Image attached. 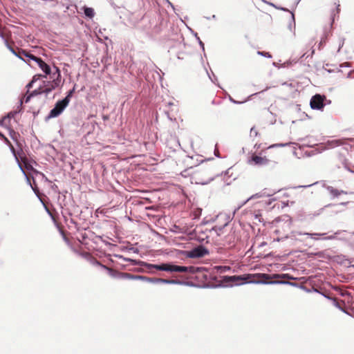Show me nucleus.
<instances>
[{"label": "nucleus", "mask_w": 354, "mask_h": 354, "mask_svg": "<svg viewBox=\"0 0 354 354\" xmlns=\"http://www.w3.org/2000/svg\"><path fill=\"white\" fill-rule=\"evenodd\" d=\"M145 266L147 268H155L161 271H166L170 272H189V273H196L198 270V268H196L194 266H181L173 265L171 263H162L160 265L156 264H151L147 263H144Z\"/></svg>", "instance_id": "nucleus-1"}, {"label": "nucleus", "mask_w": 354, "mask_h": 354, "mask_svg": "<svg viewBox=\"0 0 354 354\" xmlns=\"http://www.w3.org/2000/svg\"><path fill=\"white\" fill-rule=\"evenodd\" d=\"M125 277L128 279H136V280H141L143 281H147L149 283H165V284H180L181 282L180 281L174 280V279H165L160 278H150L145 276L142 275H131L128 273H125Z\"/></svg>", "instance_id": "nucleus-2"}, {"label": "nucleus", "mask_w": 354, "mask_h": 354, "mask_svg": "<svg viewBox=\"0 0 354 354\" xmlns=\"http://www.w3.org/2000/svg\"><path fill=\"white\" fill-rule=\"evenodd\" d=\"M68 105V99H63L58 101L48 115V118H53L59 116Z\"/></svg>", "instance_id": "nucleus-3"}, {"label": "nucleus", "mask_w": 354, "mask_h": 354, "mask_svg": "<svg viewBox=\"0 0 354 354\" xmlns=\"http://www.w3.org/2000/svg\"><path fill=\"white\" fill-rule=\"evenodd\" d=\"M208 253L209 251L207 248L203 245H199L187 252V257L189 258H200L205 256Z\"/></svg>", "instance_id": "nucleus-4"}, {"label": "nucleus", "mask_w": 354, "mask_h": 354, "mask_svg": "<svg viewBox=\"0 0 354 354\" xmlns=\"http://www.w3.org/2000/svg\"><path fill=\"white\" fill-rule=\"evenodd\" d=\"M326 99L324 95H321L319 94H316L314 95L310 102V107L313 109L320 110L324 108V100Z\"/></svg>", "instance_id": "nucleus-5"}, {"label": "nucleus", "mask_w": 354, "mask_h": 354, "mask_svg": "<svg viewBox=\"0 0 354 354\" xmlns=\"http://www.w3.org/2000/svg\"><path fill=\"white\" fill-rule=\"evenodd\" d=\"M32 61L37 63L39 68L44 71L46 75L51 73V69L49 65L44 62L41 58L37 57H32Z\"/></svg>", "instance_id": "nucleus-6"}, {"label": "nucleus", "mask_w": 354, "mask_h": 354, "mask_svg": "<svg viewBox=\"0 0 354 354\" xmlns=\"http://www.w3.org/2000/svg\"><path fill=\"white\" fill-rule=\"evenodd\" d=\"M251 161H252L254 165L263 166L268 164L269 160L266 157H261L259 156H252Z\"/></svg>", "instance_id": "nucleus-7"}, {"label": "nucleus", "mask_w": 354, "mask_h": 354, "mask_svg": "<svg viewBox=\"0 0 354 354\" xmlns=\"http://www.w3.org/2000/svg\"><path fill=\"white\" fill-rule=\"evenodd\" d=\"M53 68L55 69V71L51 72V73L50 74V78L53 80L52 82L57 83V84H59L60 81H61L60 70L59 69L58 67H57L55 66H54Z\"/></svg>", "instance_id": "nucleus-8"}, {"label": "nucleus", "mask_w": 354, "mask_h": 354, "mask_svg": "<svg viewBox=\"0 0 354 354\" xmlns=\"http://www.w3.org/2000/svg\"><path fill=\"white\" fill-rule=\"evenodd\" d=\"M58 86L59 84L57 83L49 82L48 84L41 91V92L46 95H48Z\"/></svg>", "instance_id": "nucleus-9"}, {"label": "nucleus", "mask_w": 354, "mask_h": 354, "mask_svg": "<svg viewBox=\"0 0 354 354\" xmlns=\"http://www.w3.org/2000/svg\"><path fill=\"white\" fill-rule=\"evenodd\" d=\"M298 234L299 235H306V236H310L313 239L318 240L319 236H324L326 234L325 233L321 234V233L298 232Z\"/></svg>", "instance_id": "nucleus-10"}, {"label": "nucleus", "mask_w": 354, "mask_h": 354, "mask_svg": "<svg viewBox=\"0 0 354 354\" xmlns=\"http://www.w3.org/2000/svg\"><path fill=\"white\" fill-rule=\"evenodd\" d=\"M263 195L261 194H254L252 196H251L250 198H248L246 201H245L244 202H243L241 204H240L239 205H238V207L234 209V214H235V212L236 211H238L242 206H243L248 201H249L250 199H252V198H260Z\"/></svg>", "instance_id": "nucleus-11"}, {"label": "nucleus", "mask_w": 354, "mask_h": 354, "mask_svg": "<svg viewBox=\"0 0 354 354\" xmlns=\"http://www.w3.org/2000/svg\"><path fill=\"white\" fill-rule=\"evenodd\" d=\"M327 189L328 191L329 192V193L333 196V197H337L338 196H339L341 194V193H343V191H339L338 189H335L334 187H330V186H328L327 187Z\"/></svg>", "instance_id": "nucleus-12"}, {"label": "nucleus", "mask_w": 354, "mask_h": 354, "mask_svg": "<svg viewBox=\"0 0 354 354\" xmlns=\"http://www.w3.org/2000/svg\"><path fill=\"white\" fill-rule=\"evenodd\" d=\"M84 15L89 18H93L94 17L95 12L92 8L84 7Z\"/></svg>", "instance_id": "nucleus-13"}, {"label": "nucleus", "mask_w": 354, "mask_h": 354, "mask_svg": "<svg viewBox=\"0 0 354 354\" xmlns=\"http://www.w3.org/2000/svg\"><path fill=\"white\" fill-rule=\"evenodd\" d=\"M19 55L23 58H24V57H27L28 59V60H32V57H35L32 54H30V53H28L27 51L22 50V49L19 50Z\"/></svg>", "instance_id": "nucleus-14"}, {"label": "nucleus", "mask_w": 354, "mask_h": 354, "mask_svg": "<svg viewBox=\"0 0 354 354\" xmlns=\"http://www.w3.org/2000/svg\"><path fill=\"white\" fill-rule=\"evenodd\" d=\"M15 113L10 112L6 116H5L2 120L1 121V123L2 124L7 125V122L10 120V118H13Z\"/></svg>", "instance_id": "nucleus-15"}, {"label": "nucleus", "mask_w": 354, "mask_h": 354, "mask_svg": "<svg viewBox=\"0 0 354 354\" xmlns=\"http://www.w3.org/2000/svg\"><path fill=\"white\" fill-rule=\"evenodd\" d=\"M5 42L6 44V46H8V49L10 50V52L15 55L16 57H19V59L24 60L23 57H21L19 55V50L17 53L11 46H10L8 44V41L5 40Z\"/></svg>", "instance_id": "nucleus-16"}, {"label": "nucleus", "mask_w": 354, "mask_h": 354, "mask_svg": "<svg viewBox=\"0 0 354 354\" xmlns=\"http://www.w3.org/2000/svg\"><path fill=\"white\" fill-rule=\"evenodd\" d=\"M293 144L292 142H288V143H279V144H274L270 146L271 148L274 147H283L286 146H289L290 145Z\"/></svg>", "instance_id": "nucleus-17"}, {"label": "nucleus", "mask_w": 354, "mask_h": 354, "mask_svg": "<svg viewBox=\"0 0 354 354\" xmlns=\"http://www.w3.org/2000/svg\"><path fill=\"white\" fill-rule=\"evenodd\" d=\"M257 54L260 55L261 56L266 57H268V58H271L272 57V55L268 52L258 51Z\"/></svg>", "instance_id": "nucleus-18"}, {"label": "nucleus", "mask_w": 354, "mask_h": 354, "mask_svg": "<svg viewBox=\"0 0 354 354\" xmlns=\"http://www.w3.org/2000/svg\"><path fill=\"white\" fill-rule=\"evenodd\" d=\"M292 24L290 23L288 26V28L290 29V31L292 30L293 28H295V17H294V15L292 13Z\"/></svg>", "instance_id": "nucleus-19"}, {"label": "nucleus", "mask_w": 354, "mask_h": 354, "mask_svg": "<svg viewBox=\"0 0 354 354\" xmlns=\"http://www.w3.org/2000/svg\"><path fill=\"white\" fill-rule=\"evenodd\" d=\"M339 234H340V231H337L333 235H330V236H329L328 237H324V238H323V239H324V240H327V239L332 240V239H334L336 237V235Z\"/></svg>", "instance_id": "nucleus-20"}, {"label": "nucleus", "mask_w": 354, "mask_h": 354, "mask_svg": "<svg viewBox=\"0 0 354 354\" xmlns=\"http://www.w3.org/2000/svg\"><path fill=\"white\" fill-rule=\"evenodd\" d=\"M224 227H214L212 228V230L215 231L216 233L218 234V235H220L221 234V231L223 230Z\"/></svg>", "instance_id": "nucleus-21"}, {"label": "nucleus", "mask_w": 354, "mask_h": 354, "mask_svg": "<svg viewBox=\"0 0 354 354\" xmlns=\"http://www.w3.org/2000/svg\"><path fill=\"white\" fill-rule=\"evenodd\" d=\"M38 80V77H37V76H34L32 81L30 82H29L28 84H27V88H30L32 86V84H34V82L35 81H37Z\"/></svg>", "instance_id": "nucleus-22"}, {"label": "nucleus", "mask_w": 354, "mask_h": 354, "mask_svg": "<svg viewBox=\"0 0 354 354\" xmlns=\"http://www.w3.org/2000/svg\"><path fill=\"white\" fill-rule=\"evenodd\" d=\"M339 4H337L336 14L335 13H333L332 14V22H331V24H333L334 22L335 15H338L340 9H339Z\"/></svg>", "instance_id": "nucleus-23"}, {"label": "nucleus", "mask_w": 354, "mask_h": 354, "mask_svg": "<svg viewBox=\"0 0 354 354\" xmlns=\"http://www.w3.org/2000/svg\"><path fill=\"white\" fill-rule=\"evenodd\" d=\"M344 38H341L339 39V48H338L337 52L340 51V50L342 48V46H344Z\"/></svg>", "instance_id": "nucleus-24"}, {"label": "nucleus", "mask_w": 354, "mask_h": 354, "mask_svg": "<svg viewBox=\"0 0 354 354\" xmlns=\"http://www.w3.org/2000/svg\"><path fill=\"white\" fill-rule=\"evenodd\" d=\"M73 92H74V88L71 90V91H69V92L68 93L67 95L64 99H66V100L68 99V101L69 102H70V98L72 96Z\"/></svg>", "instance_id": "nucleus-25"}, {"label": "nucleus", "mask_w": 354, "mask_h": 354, "mask_svg": "<svg viewBox=\"0 0 354 354\" xmlns=\"http://www.w3.org/2000/svg\"><path fill=\"white\" fill-rule=\"evenodd\" d=\"M263 283H270V284H272V283H287L288 282H284V281H268V282H262Z\"/></svg>", "instance_id": "nucleus-26"}, {"label": "nucleus", "mask_w": 354, "mask_h": 354, "mask_svg": "<svg viewBox=\"0 0 354 354\" xmlns=\"http://www.w3.org/2000/svg\"><path fill=\"white\" fill-rule=\"evenodd\" d=\"M42 93L41 91H39L37 90H35L30 95L32 97V96L37 95H38L39 93Z\"/></svg>", "instance_id": "nucleus-27"}, {"label": "nucleus", "mask_w": 354, "mask_h": 354, "mask_svg": "<svg viewBox=\"0 0 354 354\" xmlns=\"http://www.w3.org/2000/svg\"><path fill=\"white\" fill-rule=\"evenodd\" d=\"M198 43H199L200 46L201 47L203 51H204L205 50V46H204L203 42L198 37Z\"/></svg>", "instance_id": "nucleus-28"}, {"label": "nucleus", "mask_w": 354, "mask_h": 354, "mask_svg": "<svg viewBox=\"0 0 354 354\" xmlns=\"http://www.w3.org/2000/svg\"><path fill=\"white\" fill-rule=\"evenodd\" d=\"M250 133H251V134L254 133L255 136H257L258 132H257V130L253 127V128H252V129H251V130H250Z\"/></svg>", "instance_id": "nucleus-29"}, {"label": "nucleus", "mask_w": 354, "mask_h": 354, "mask_svg": "<svg viewBox=\"0 0 354 354\" xmlns=\"http://www.w3.org/2000/svg\"><path fill=\"white\" fill-rule=\"evenodd\" d=\"M345 168L350 172L351 173H354V169H352L350 167H348V165H345Z\"/></svg>", "instance_id": "nucleus-30"}, {"label": "nucleus", "mask_w": 354, "mask_h": 354, "mask_svg": "<svg viewBox=\"0 0 354 354\" xmlns=\"http://www.w3.org/2000/svg\"><path fill=\"white\" fill-rule=\"evenodd\" d=\"M31 97H32V96H31L30 95H28V96L26 97V99H25V102H26V103L28 102Z\"/></svg>", "instance_id": "nucleus-31"}, {"label": "nucleus", "mask_w": 354, "mask_h": 354, "mask_svg": "<svg viewBox=\"0 0 354 354\" xmlns=\"http://www.w3.org/2000/svg\"><path fill=\"white\" fill-rule=\"evenodd\" d=\"M332 142H335L336 145H339L342 143L339 140H333Z\"/></svg>", "instance_id": "nucleus-32"}, {"label": "nucleus", "mask_w": 354, "mask_h": 354, "mask_svg": "<svg viewBox=\"0 0 354 354\" xmlns=\"http://www.w3.org/2000/svg\"><path fill=\"white\" fill-rule=\"evenodd\" d=\"M243 102H239V101H236V100L233 101V103H234V104H242V103H243Z\"/></svg>", "instance_id": "nucleus-33"}, {"label": "nucleus", "mask_w": 354, "mask_h": 354, "mask_svg": "<svg viewBox=\"0 0 354 354\" xmlns=\"http://www.w3.org/2000/svg\"><path fill=\"white\" fill-rule=\"evenodd\" d=\"M0 37H1L3 39L6 40V39H5V38H4L3 33L1 31H0Z\"/></svg>", "instance_id": "nucleus-34"}, {"label": "nucleus", "mask_w": 354, "mask_h": 354, "mask_svg": "<svg viewBox=\"0 0 354 354\" xmlns=\"http://www.w3.org/2000/svg\"><path fill=\"white\" fill-rule=\"evenodd\" d=\"M19 167H20V169H21V171H22L24 174H26V173H25L24 170L23 169L22 167L21 166V165H20V164H19Z\"/></svg>", "instance_id": "nucleus-35"}, {"label": "nucleus", "mask_w": 354, "mask_h": 354, "mask_svg": "<svg viewBox=\"0 0 354 354\" xmlns=\"http://www.w3.org/2000/svg\"><path fill=\"white\" fill-rule=\"evenodd\" d=\"M166 1H167V2L170 5V6H171L172 8H174V6L171 4V3H170V2L169 1V0H166Z\"/></svg>", "instance_id": "nucleus-36"}, {"label": "nucleus", "mask_w": 354, "mask_h": 354, "mask_svg": "<svg viewBox=\"0 0 354 354\" xmlns=\"http://www.w3.org/2000/svg\"><path fill=\"white\" fill-rule=\"evenodd\" d=\"M229 100H230V102H232L233 103V101H235V100H234L231 96L229 97Z\"/></svg>", "instance_id": "nucleus-37"}, {"label": "nucleus", "mask_w": 354, "mask_h": 354, "mask_svg": "<svg viewBox=\"0 0 354 354\" xmlns=\"http://www.w3.org/2000/svg\"><path fill=\"white\" fill-rule=\"evenodd\" d=\"M351 77V72L348 73L347 75V77L350 78Z\"/></svg>", "instance_id": "nucleus-38"}, {"label": "nucleus", "mask_w": 354, "mask_h": 354, "mask_svg": "<svg viewBox=\"0 0 354 354\" xmlns=\"http://www.w3.org/2000/svg\"><path fill=\"white\" fill-rule=\"evenodd\" d=\"M198 183H200V184H202V185H205V184H207V182H198Z\"/></svg>", "instance_id": "nucleus-39"}, {"label": "nucleus", "mask_w": 354, "mask_h": 354, "mask_svg": "<svg viewBox=\"0 0 354 354\" xmlns=\"http://www.w3.org/2000/svg\"><path fill=\"white\" fill-rule=\"evenodd\" d=\"M258 93H255L254 94L251 95L248 97V99H249L251 96H252V95H257Z\"/></svg>", "instance_id": "nucleus-40"}, {"label": "nucleus", "mask_w": 354, "mask_h": 354, "mask_svg": "<svg viewBox=\"0 0 354 354\" xmlns=\"http://www.w3.org/2000/svg\"><path fill=\"white\" fill-rule=\"evenodd\" d=\"M263 276L264 277H266V278H268V274H263Z\"/></svg>", "instance_id": "nucleus-41"}, {"label": "nucleus", "mask_w": 354, "mask_h": 354, "mask_svg": "<svg viewBox=\"0 0 354 354\" xmlns=\"http://www.w3.org/2000/svg\"><path fill=\"white\" fill-rule=\"evenodd\" d=\"M311 186V185H305V186H301L302 187H310Z\"/></svg>", "instance_id": "nucleus-42"}, {"label": "nucleus", "mask_w": 354, "mask_h": 354, "mask_svg": "<svg viewBox=\"0 0 354 354\" xmlns=\"http://www.w3.org/2000/svg\"><path fill=\"white\" fill-rule=\"evenodd\" d=\"M104 268L107 269V268H106V266H104ZM108 270H109V271L110 272L112 271V270H111V269H109V268H108Z\"/></svg>", "instance_id": "nucleus-43"}, {"label": "nucleus", "mask_w": 354, "mask_h": 354, "mask_svg": "<svg viewBox=\"0 0 354 354\" xmlns=\"http://www.w3.org/2000/svg\"><path fill=\"white\" fill-rule=\"evenodd\" d=\"M321 45H322V41H321V42L319 44V47L321 46Z\"/></svg>", "instance_id": "nucleus-44"}, {"label": "nucleus", "mask_w": 354, "mask_h": 354, "mask_svg": "<svg viewBox=\"0 0 354 354\" xmlns=\"http://www.w3.org/2000/svg\"><path fill=\"white\" fill-rule=\"evenodd\" d=\"M281 9L282 10H287L286 9L283 8H281Z\"/></svg>", "instance_id": "nucleus-45"}, {"label": "nucleus", "mask_w": 354, "mask_h": 354, "mask_svg": "<svg viewBox=\"0 0 354 354\" xmlns=\"http://www.w3.org/2000/svg\"><path fill=\"white\" fill-rule=\"evenodd\" d=\"M213 19H215L216 18V16L215 15H213L212 16Z\"/></svg>", "instance_id": "nucleus-46"}, {"label": "nucleus", "mask_w": 354, "mask_h": 354, "mask_svg": "<svg viewBox=\"0 0 354 354\" xmlns=\"http://www.w3.org/2000/svg\"><path fill=\"white\" fill-rule=\"evenodd\" d=\"M353 234H354V232H353Z\"/></svg>", "instance_id": "nucleus-47"}, {"label": "nucleus", "mask_w": 354, "mask_h": 354, "mask_svg": "<svg viewBox=\"0 0 354 354\" xmlns=\"http://www.w3.org/2000/svg\"><path fill=\"white\" fill-rule=\"evenodd\" d=\"M0 136H1V134L0 133Z\"/></svg>", "instance_id": "nucleus-48"}, {"label": "nucleus", "mask_w": 354, "mask_h": 354, "mask_svg": "<svg viewBox=\"0 0 354 354\" xmlns=\"http://www.w3.org/2000/svg\"><path fill=\"white\" fill-rule=\"evenodd\" d=\"M353 267H354V265L353 266Z\"/></svg>", "instance_id": "nucleus-49"}]
</instances>
